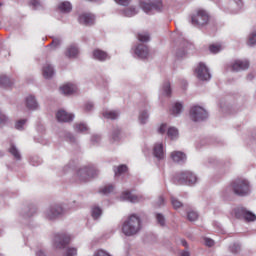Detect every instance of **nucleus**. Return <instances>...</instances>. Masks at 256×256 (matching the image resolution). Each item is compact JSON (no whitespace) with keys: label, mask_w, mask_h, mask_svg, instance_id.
Returning a JSON list of instances; mask_svg holds the SVG:
<instances>
[{"label":"nucleus","mask_w":256,"mask_h":256,"mask_svg":"<svg viewBox=\"0 0 256 256\" xmlns=\"http://www.w3.org/2000/svg\"><path fill=\"white\" fill-rule=\"evenodd\" d=\"M139 231H141V218L132 214L124 221L122 225V233H124L126 237H133V235H137Z\"/></svg>","instance_id":"f257e3e1"},{"label":"nucleus","mask_w":256,"mask_h":256,"mask_svg":"<svg viewBox=\"0 0 256 256\" xmlns=\"http://www.w3.org/2000/svg\"><path fill=\"white\" fill-rule=\"evenodd\" d=\"M97 175H99V170L95 169V166L82 167L77 171L76 179L79 183H87Z\"/></svg>","instance_id":"f03ea898"},{"label":"nucleus","mask_w":256,"mask_h":256,"mask_svg":"<svg viewBox=\"0 0 256 256\" xmlns=\"http://www.w3.org/2000/svg\"><path fill=\"white\" fill-rule=\"evenodd\" d=\"M210 20L211 16L203 9L197 10L196 13L191 16V23L194 27H205Z\"/></svg>","instance_id":"7ed1b4c3"},{"label":"nucleus","mask_w":256,"mask_h":256,"mask_svg":"<svg viewBox=\"0 0 256 256\" xmlns=\"http://www.w3.org/2000/svg\"><path fill=\"white\" fill-rule=\"evenodd\" d=\"M231 188L235 195L244 197V195H249V182L245 179L238 178L231 183Z\"/></svg>","instance_id":"20e7f679"},{"label":"nucleus","mask_w":256,"mask_h":256,"mask_svg":"<svg viewBox=\"0 0 256 256\" xmlns=\"http://www.w3.org/2000/svg\"><path fill=\"white\" fill-rule=\"evenodd\" d=\"M176 181L179 185H195L197 176L193 172L186 170L176 174Z\"/></svg>","instance_id":"39448f33"},{"label":"nucleus","mask_w":256,"mask_h":256,"mask_svg":"<svg viewBox=\"0 0 256 256\" xmlns=\"http://www.w3.org/2000/svg\"><path fill=\"white\" fill-rule=\"evenodd\" d=\"M140 7L145 13H153V11H161L163 9V2L161 0H149L141 2Z\"/></svg>","instance_id":"423d86ee"},{"label":"nucleus","mask_w":256,"mask_h":256,"mask_svg":"<svg viewBox=\"0 0 256 256\" xmlns=\"http://www.w3.org/2000/svg\"><path fill=\"white\" fill-rule=\"evenodd\" d=\"M209 117L207 110L201 106H194L190 110V118L192 121H205Z\"/></svg>","instance_id":"0eeeda50"},{"label":"nucleus","mask_w":256,"mask_h":256,"mask_svg":"<svg viewBox=\"0 0 256 256\" xmlns=\"http://www.w3.org/2000/svg\"><path fill=\"white\" fill-rule=\"evenodd\" d=\"M196 77L200 81H209L211 79V73H209V68L204 63H199L195 69Z\"/></svg>","instance_id":"6e6552de"},{"label":"nucleus","mask_w":256,"mask_h":256,"mask_svg":"<svg viewBox=\"0 0 256 256\" xmlns=\"http://www.w3.org/2000/svg\"><path fill=\"white\" fill-rule=\"evenodd\" d=\"M71 242V237L67 234H56L54 238L55 247L57 249H64L66 245Z\"/></svg>","instance_id":"1a4fd4ad"},{"label":"nucleus","mask_w":256,"mask_h":256,"mask_svg":"<svg viewBox=\"0 0 256 256\" xmlns=\"http://www.w3.org/2000/svg\"><path fill=\"white\" fill-rule=\"evenodd\" d=\"M235 216L238 219H245V221H256V216L252 212H249L245 208H237L235 210Z\"/></svg>","instance_id":"9d476101"},{"label":"nucleus","mask_w":256,"mask_h":256,"mask_svg":"<svg viewBox=\"0 0 256 256\" xmlns=\"http://www.w3.org/2000/svg\"><path fill=\"white\" fill-rule=\"evenodd\" d=\"M63 214V207L61 205H53L46 211V217L50 221L57 219L59 215Z\"/></svg>","instance_id":"9b49d317"},{"label":"nucleus","mask_w":256,"mask_h":256,"mask_svg":"<svg viewBox=\"0 0 256 256\" xmlns=\"http://www.w3.org/2000/svg\"><path fill=\"white\" fill-rule=\"evenodd\" d=\"M78 22L81 25H86V27H91V25H95V15L91 13H84L78 17Z\"/></svg>","instance_id":"f8f14e48"},{"label":"nucleus","mask_w":256,"mask_h":256,"mask_svg":"<svg viewBox=\"0 0 256 256\" xmlns=\"http://www.w3.org/2000/svg\"><path fill=\"white\" fill-rule=\"evenodd\" d=\"M74 117L75 116L73 114H70L65 110H59L56 113L57 121H59L60 123H69V121H73Z\"/></svg>","instance_id":"ddd939ff"},{"label":"nucleus","mask_w":256,"mask_h":256,"mask_svg":"<svg viewBox=\"0 0 256 256\" xmlns=\"http://www.w3.org/2000/svg\"><path fill=\"white\" fill-rule=\"evenodd\" d=\"M135 54L140 59H147L149 57V47L145 44H139L135 49Z\"/></svg>","instance_id":"4468645a"},{"label":"nucleus","mask_w":256,"mask_h":256,"mask_svg":"<svg viewBox=\"0 0 256 256\" xmlns=\"http://www.w3.org/2000/svg\"><path fill=\"white\" fill-rule=\"evenodd\" d=\"M231 69L232 71H245V69H249V62L247 60H235Z\"/></svg>","instance_id":"2eb2a0df"},{"label":"nucleus","mask_w":256,"mask_h":256,"mask_svg":"<svg viewBox=\"0 0 256 256\" xmlns=\"http://www.w3.org/2000/svg\"><path fill=\"white\" fill-rule=\"evenodd\" d=\"M171 158L175 163H185L187 161V155L181 151L172 152Z\"/></svg>","instance_id":"dca6fc26"},{"label":"nucleus","mask_w":256,"mask_h":256,"mask_svg":"<svg viewBox=\"0 0 256 256\" xmlns=\"http://www.w3.org/2000/svg\"><path fill=\"white\" fill-rule=\"evenodd\" d=\"M8 152L16 161H21V152L19 151V148L13 143L10 142V146L8 148Z\"/></svg>","instance_id":"f3484780"},{"label":"nucleus","mask_w":256,"mask_h":256,"mask_svg":"<svg viewBox=\"0 0 256 256\" xmlns=\"http://www.w3.org/2000/svg\"><path fill=\"white\" fill-rule=\"evenodd\" d=\"M65 55L68 59H75L79 55V48L76 45H70L66 48Z\"/></svg>","instance_id":"a211bd4d"},{"label":"nucleus","mask_w":256,"mask_h":256,"mask_svg":"<svg viewBox=\"0 0 256 256\" xmlns=\"http://www.w3.org/2000/svg\"><path fill=\"white\" fill-rule=\"evenodd\" d=\"M154 157L156 159H164L165 158V151H163V144L156 143L153 148Z\"/></svg>","instance_id":"6ab92c4d"},{"label":"nucleus","mask_w":256,"mask_h":256,"mask_svg":"<svg viewBox=\"0 0 256 256\" xmlns=\"http://www.w3.org/2000/svg\"><path fill=\"white\" fill-rule=\"evenodd\" d=\"M42 75L44 79H51L55 75V70L51 64H46L42 68Z\"/></svg>","instance_id":"aec40b11"},{"label":"nucleus","mask_w":256,"mask_h":256,"mask_svg":"<svg viewBox=\"0 0 256 256\" xmlns=\"http://www.w3.org/2000/svg\"><path fill=\"white\" fill-rule=\"evenodd\" d=\"M61 93L64 95H73L77 91V86L71 83H67L60 88Z\"/></svg>","instance_id":"412c9836"},{"label":"nucleus","mask_w":256,"mask_h":256,"mask_svg":"<svg viewBox=\"0 0 256 256\" xmlns=\"http://www.w3.org/2000/svg\"><path fill=\"white\" fill-rule=\"evenodd\" d=\"M93 57L94 59H97V61H107V59H109V54L103 50L95 49L93 51Z\"/></svg>","instance_id":"4be33fe9"},{"label":"nucleus","mask_w":256,"mask_h":256,"mask_svg":"<svg viewBox=\"0 0 256 256\" xmlns=\"http://www.w3.org/2000/svg\"><path fill=\"white\" fill-rule=\"evenodd\" d=\"M58 10L60 11V13H71V11L73 10V6L71 5V2L64 1L58 5Z\"/></svg>","instance_id":"5701e85b"},{"label":"nucleus","mask_w":256,"mask_h":256,"mask_svg":"<svg viewBox=\"0 0 256 256\" xmlns=\"http://www.w3.org/2000/svg\"><path fill=\"white\" fill-rule=\"evenodd\" d=\"M26 107L27 109L35 110L39 107L37 100H35V96L30 95L26 98Z\"/></svg>","instance_id":"b1692460"},{"label":"nucleus","mask_w":256,"mask_h":256,"mask_svg":"<svg viewBox=\"0 0 256 256\" xmlns=\"http://www.w3.org/2000/svg\"><path fill=\"white\" fill-rule=\"evenodd\" d=\"M121 197L124 201H130V203H137L139 201V197L131 194L129 191L123 192Z\"/></svg>","instance_id":"393cba45"},{"label":"nucleus","mask_w":256,"mask_h":256,"mask_svg":"<svg viewBox=\"0 0 256 256\" xmlns=\"http://www.w3.org/2000/svg\"><path fill=\"white\" fill-rule=\"evenodd\" d=\"M74 129L77 133H87V131H89V128L85 123L75 124Z\"/></svg>","instance_id":"a878e982"},{"label":"nucleus","mask_w":256,"mask_h":256,"mask_svg":"<svg viewBox=\"0 0 256 256\" xmlns=\"http://www.w3.org/2000/svg\"><path fill=\"white\" fill-rule=\"evenodd\" d=\"M167 135L170 139H177L179 137V130L175 127H170L167 131Z\"/></svg>","instance_id":"bb28decb"},{"label":"nucleus","mask_w":256,"mask_h":256,"mask_svg":"<svg viewBox=\"0 0 256 256\" xmlns=\"http://www.w3.org/2000/svg\"><path fill=\"white\" fill-rule=\"evenodd\" d=\"M103 117H105V119H117V117H119V112L105 111V112H103Z\"/></svg>","instance_id":"cd10ccee"},{"label":"nucleus","mask_w":256,"mask_h":256,"mask_svg":"<svg viewBox=\"0 0 256 256\" xmlns=\"http://www.w3.org/2000/svg\"><path fill=\"white\" fill-rule=\"evenodd\" d=\"M121 139V130L119 128H115L112 132L111 141L115 143V141H119Z\"/></svg>","instance_id":"c85d7f7f"},{"label":"nucleus","mask_w":256,"mask_h":256,"mask_svg":"<svg viewBox=\"0 0 256 256\" xmlns=\"http://www.w3.org/2000/svg\"><path fill=\"white\" fill-rule=\"evenodd\" d=\"M114 173L116 177L123 175V173H127V165H120L117 168H114Z\"/></svg>","instance_id":"c756f323"},{"label":"nucleus","mask_w":256,"mask_h":256,"mask_svg":"<svg viewBox=\"0 0 256 256\" xmlns=\"http://www.w3.org/2000/svg\"><path fill=\"white\" fill-rule=\"evenodd\" d=\"M222 49H223V45L219 43L212 44L209 46L210 53H214V54L219 53V51H221Z\"/></svg>","instance_id":"7c9ffc66"},{"label":"nucleus","mask_w":256,"mask_h":256,"mask_svg":"<svg viewBox=\"0 0 256 256\" xmlns=\"http://www.w3.org/2000/svg\"><path fill=\"white\" fill-rule=\"evenodd\" d=\"M182 109H183V104H181V103H176L174 106H173V108L171 109V113H172V115H179V113H181V111H182Z\"/></svg>","instance_id":"2f4dec72"},{"label":"nucleus","mask_w":256,"mask_h":256,"mask_svg":"<svg viewBox=\"0 0 256 256\" xmlns=\"http://www.w3.org/2000/svg\"><path fill=\"white\" fill-rule=\"evenodd\" d=\"M103 213V210L101 208L95 206L92 208V217L93 219H99L101 217V214Z\"/></svg>","instance_id":"473e14b6"},{"label":"nucleus","mask_w":256,"mask_h":256,"mask_svg":"<svg viewBox=\"0 0 256 256\" xmlns=\"http://www.w3.org/2000/svg\"><path fill=\"white\" fill-rule=\"evenodd\" d=\"M1 87H11V80L7 76H0Z\"/></svg>","instance_id":"72a5a7b5"},{"label":"nucleus","mask_w":256,"mask_h":256,"mask_svg":"<svg viewBox=\"0 0 256 256\" xmlns=\"http://www.w3.org/2000/svg\"><path fill=\"white\" fill-rule=\"evenodd\" d=\"M138 40H140L142 43H147V41H149L150 36L149 33L147 32H143V33H139L137 35Z\"/></svg>","instance_id":"f704fd0d"},{"label":"nucleus","mask_w":256,"mask_h":256,"mask_svg":"<svg viewBox=\"0 0 256 256\" xmlns=\"http://www.w3.org/2000/svg\"><path fill=\"white\" fill-rule=\"evenodd\" d=\"M147 119H149V113H147V111H142L139 115L140 123L145 125V123H147Z\"/></svg>","instance_id":"c9c22d12"},{"label":"nucleus","mask_w":256,"mask_h":256,"mask_svg":"<svg viewBox=\"0 0 256 256\" xmlns=\"http://www.w3.org/2000/svg\"><path fill=\"white\" fill-rule=\"evenodd\" d=\"M171 203L174 209H181V207H183V203L175 197H171Z\"/></svg>","instance_id":"e433bc0d"},{"label":"nucleus","mask_w":256,"mask_h":256,"mask_svg":"<svg viewBox=\"0 0 256 256\" xmlns=\"http://www.w3.org/2000/svg\"><path fill=\"white\" fill-rule=\"evenodd\" d=\"M113 189H114V186L109 184V185L104 186L100 190V192L103 193L104 195H109V193H113Z\"/></svg>","instance_id":"4c0bfd02"},{"label":"nucleus","mask_w":256,"mask_h":256,"mask_svg":"<svg viewBox=\"0 0 256 256\" xmlns=\"http://www.w3.org/2000/svg\"><path fill=\"white\" fill-rule=\"evenodd\" d=\"M247 44H248L250 47H253V45H256V32H252V33L249 35Z\"/></svg>","instance_id":"58836bf2"},{"label":"nucleus","mask_w":256,"mask_h":256,"mask_svg":"<svg viewBox=\"0 0 256 256\" xmlns=\"http://www.w3.org/2000/svg\"><path fill=\"white\" fill-rule=\"evenodd\" d=\"M163 91L167 97H171V83L165 82L163 86Z\"/></svg>","instance_id":"ea45409f"},{"label":"nucleus","mask_w":256,"mask_h":256,"mask_svg":"<svg viewBox=\"0 0 256 256\" xmlns=\"http://www.w3.org/2000/svg\"><path fill=\"white\" fill-rule=\"evenodd\" d=\"M156 220L158 225L165 227V216H163V214H156Z\"/></svg>","instance_id":"a19ab883"},{"label":"nucleus","mask_w":256,"mask_h":256,"mask_svg":"<svg viewBox=\"0 0 256 256\" xmlns=\"http://www.w3.org/2000/svg\"><path fill=\"white\" fill-rule=\"evenodd\" d=\"M230 5L233 7V5H236L235 9L236 11L241 9L243 7V1L242 0H231Z\"/></svg>","instance_id":"79ce46f5"},{"label":"nucleus","mask_w":256,"mask_h":256,"mask_svg":"<svg viewBox=\"0 0 256 256\" xmlns=\"http://www.w3.org/2000/svg\"><path fill=\"white\" fill-rule=\"evenodd\" d=\"M187 217H188L189 221H197L199 214H197V212H195V211H190V212H188Z\"/></svg>","instance_id":"37998d69"},{"label":"nucleus","mask_w":256,"mask_h":256,"mask_svg":"<svg viewBox=\"0 0 256 256\" xmlns=\"http://www.w3.org/2000/svg\"><path fill=\"white\" fill-rule=\"evenodd\" d=\"M61 45V39L59 38H54L50 44V46H52L53 49H57V47H60Z\"/></svg>","instance_id":"c03bdc74"},{"label":"nucleus","mask_w":256,"mask_h":256,"mask_svg":"<svg viewBox=\"0 0 256 256\" xmlns=\"http://www.w3.org/2000/svg\"><path fill=\"white\" fill-rule=\"evenodd\" d=\"M26 123H27L26 119L19 120L18 122H16L15 127H16V129L21 131V129H23V125H25Z\"/></svg>","instance_id":"a18cd8bd"},{"label":"nucleus","mask_w":256,"mask_h":256,"mask_svg":"<svg viewBox=\"0 0 256 256\" xmlns=\"http://www.w3.org/2000/svg\"><path fill=\"white\" fill-rule=\"evenodd\" d=\"M231 253H239L241 251V246L239 244H233L230 246Z\"/></svg>","instance_id":"49530a36"},{"label":"nucleus","mask_w":256,"mask_h":256,"mask_svg":"<svg viewBox=\"0 0 256 256\" xmlns=\"http://www.w3.org/2000/svg\"><path fill=\"white\" fill-rule=\"evenodd\" d=\"M40 5L39 0H30V6L33 7V9H38Z\"/></svg>","instance_id":"de8ad7c7"},{"label":"nucleus","mask_w":256,"mask_h":256,"mask_svg":"<svg viewBox=\"0 0 256 256\" xmlns=\"http://www.w3.org/2000/svg\"><path fill=\"white\" fill-rule=\"evenodd\" d=\"M136 14H137V12H135V9H133V8H129L126 10V15L128 17H133V15H136Z\"/></svg>","instance_id":"09e8293b"},{"label":"nucleus","mask_w":256,"mask_h":256,"mask_svg":"<svg viewBox=\"0 0 256 256\" xmlns=\"http://www.w3.org/2000/svg\"><path fill=\"white\" fill-rule=\"evenodd\" d=\"M165 131H167V124H162L159 129H158V133H160L161 135L165 134Z\"/></svg>","instance_id":"8fccbe9b"},{"label":"nucleus","mask_w":256,"mask_h":256,"mask_svg":"<svg viewBox=\"0 0 256 256\" xmlns=\"http://www.w3.org/2000/svg\"><path fill=\"white\" fill-rule=\"evenodd\" d=\"M118 5H124L127 6L129 3H131V0H115Z\"/></svg>","instance_id":"3c124183"},{"label":"nucleus","mask_w":256,"mask_h":256,"mask_svg":"<svg viewBox=\"0 0 256 256\" xmlns=\"http://www.w3.org/2000/svg\"><path fill=\"white\" fill-rule=\"evenodd\" d=\"M4 123H7V116L0 112V125H4Z\"/></svg>","instance_id":"603ef678"},{"label":"nucleus","mask_w":256,"mask_h":256,"mask_svg":"<svg viewBox=\"0 0 256 256\" xmlns=\"http://www.w3.org/2000/svg\"><path fill=\"white\" fill-rule=\"evenodd\" d=\"M205 244L207 245V247H213V245H215V241H213L212 239L206 238Z\"/></svg>","instance_id":"864d4df0"},{"label":"nucleus","mask_w":256,"mask_h":256,"mask_svg":"<svg viewBox=\"0 0 256 256\" xmlns=\"http://www.w3.org/2000/svg\"><path fill=\"white\" fill-rule=\"evenodd\" d=\"M180 256H191V253H189L187 250H183L180 252Z\"/></svg>","instance_id":"5fc2aeb1"},{"label":"nucleus","mask_w":256,"mask_h":256,"mask_svg":"<svg viewBox=\"0 0 256 256\" xmlns=\"http://www.w3.org/2000/svg\"><path fill=\"white\" fill-rule=\"evenodd\" d=\"M85 109H86V111H91V109H93V104L87 103V104L85 105Z\"/></svg>","instance_id":"6e6d98bb"},{"label":"nucleus","mask_w":256,"mask_h":256,"mask_svg":"<svg viewBox=\"0 0 256 256\" xmlns=\"http://www.w3.org/2000/svg\"><path fill=\"white\" fill-rule=\"evenodd\" d=\"M92 141L99 143V141H101V137L100 136H92Z\"/></svg>","instance_id":"4d7b16f0"},{"label":"nucleus","mask_w":256,"mask_h":256,"mask_svg":"<svg viewBox=\"0 0 256 256\" xmlns=\"http://www.w3.org/2000/svg\"><path fill=\"white\" fill-rule=\"evenodd\" d=\"M181 244L183 245V247H189L186 240H181Z\"/></svg>","instance_id":"13d9d810"},{"label":"nucleus","mask_w":256,"mask_h":256,"mask_svg":"<svg viewBox=\"0 0 256 256\" xmlns=\"http://www.w3.org/2000/svg\"><path fill=\"white\" fill-rule=\"evenodd\" d=\"M185 55V50H182L181 53L177 52V57H183Z\"/></svg>","instance_id":"bf43d9fd"},{"label":"nucleus","mask_w":256,"mask_h":256,"mask_svg":"<svg viewBox=\"0 0 256 256\" xmlns=\"http://www.w3.org/2000/svg\"><path fill=\"white\" fill-rule=\"evenodd\" d=\"M36 256H46V255L43 251L40 250L36 253Z\"/></svg>","instance_id":"052dcab7"},{"label":"nucleus","mask_w":256,"mask_h":256,"mask_svg":"<svg viewBox=\"0 0 256 256\" xmlns=\"http://www.w3.org/2000/svg\"><path fill=\"white\" fill-rule=\"evenodd\" d=\"M164 201H165V199H163V197L160 196V198H159V203H160V205H163Z\"/></svg>","instance_id":"680f3d73"},{"label":"nucleus","mask_w":256,"mask_h":256,"mask_svg":"<svg viewBox=\"0 0 256 256\" xmlns=\"http://www.w3.org/2000/svg\"><path fill=\"white\" fill-rule=\"evenodd\" d=\"M70 141H71L72 143L75 142V137L72 136V135H70Z\"/></svg>","instance_id":"e2e57ef3"},{"label":"nucleus","mask_w":256,"mask_h":256,"mask_svg":"<svg viewBox=\"0 0 256 256\" xmlns=\"http://www.w3.org/2000/svg\"><path fill=\"white\" fill-rule=\"evenodd\" d=\"M248 79H251V76H248Z\"/></svg>","instance_id":"0e129e2a"},{"label":"nucleus","mask_w":256,"mask_h":256,"mask_svg":"<svg viewBox=\"0 0 256 256\" xmlns=\"http://www.w3.org/2000/svg\"><path fill=\"white\" fill-rule=\"evenodd\" d=\"M33 165H37V164L33 163Z\"/></svg>","instance_id":"69168bd1"}]
</instances>
